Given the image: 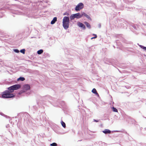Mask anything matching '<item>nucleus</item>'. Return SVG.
Listing matches in <instances>:
<instances>
[{
    "label": "nucleus",
    "mask_w": 146,
    "mask_h": 146,
    "mask_svg": "<svg viewBox=\"0 0 146 146\" xmlns=\"http://www.w3.org/2000/svg\"><path fill=\"white\" fill-rule=\"evenodd\" d=\"M84 24L86 25L87 27L89 29H90L91 28L90 25L87 22H84Z\"/></svg>",
    "instance_id": "9b49d317"
},
{
    "label": "nucleus",
    "mask_w": 146,
    "mask_h": 146,
    "mask_svg": "<svg viewBox=\"0 0 146 146\" xmlns=\"http://www.w3.org/2000/svg\"><path fill=\"white\" fill-rule=\"evenodd\" d=\"M93 35L95 36V37H93V38H97V36L96 35L94 34Z\"/></svg>",
    "instance_id": "aec40b11"
},
{
    "label": "nucleus",
    "mask_w": 146,
    "mask_h": 146,
    "mask_svg": "<svg viewBox=\"0 0 146 146\" xmlns=\"http://www.w3.org/2000/svg\"><path fill=\"white\" fill-rule=\"evenodd\" d=\"M139 46L142 48L144 50L146 51V47L144 46L141 45H139Z\"/></svg>",
    "instance_id": "4468645a"
},
{
    "label": "nucleus",
    "mask_w": 146,
    "mask_h": 146,
    "mask_svg": "<svg viewBox=\"0 0 146 146\" xmlns=\"http://www.w3.org/2000/svg\"><path fill=\"white\" fill-rule=\"evenodd\" d=\"M69 18L68 17H64L62 21L63 26L65 29H67L68 28L69 26Z\"/></svg>",
    "instance_id": "f03ea898"
},
{
    "label": "nucleus",
    "mask_w": 146,
    "mask_h": 146,
    "mask_svg": "<svg viewBox=\"0 0 146 146\" xmlns=\"http://www.w3.org/2000/svg\"><path fill=\"white\" fill-rule=\"evenodd\" d=\"M112 108L113 111L115 112H117V110L116 108H115L114 107H113Z\"/></svg>",
    "instance_id": "dca6fc26"
},
{
    "label": "nucleus",
    "mask_w": 146,
    "mask_h": 146,
    "mask_svg": "<svg viewBox=\"0 0 146 146\" xmlns=\"http://www.w3.org/2000/svg\"><path fill=\"white\" fill-rule=\"evenodd\" d=\"M99 26L100 27V26H100V25H99Z\"/></svg>",
    "instance_id": "393cba45"
},
{
    "label": "nucleus",
    "mask_w": 146,
    "mask_h": 146,
    "mask_svg": "<svg viewBox=\"0 0 146 146\" xmlns=\"http://www.w3.org/2000/svg\"><path fill=\"white\" fill-rule=\"evenodd\" d=\"M92 92L96 94V95H98V96H99V94H98V93L97 92L95 88H94L92 89Z\"/></svg>",
    "instance_id": "9d476101"
},
{
    "label": "nucleus",
    "mask_w": 146,
    "mask_h": 146,
    "mask_svg": "<svg viewBox=\"0 0 146 146\" xmlns=\"http://www.w3.org/2000/svg\"><path fill=\"white\" fill-rule=\"evenodd\" d=\"M105 134L110 133L111 131L108 129H105L102 131Z\"/></svg>",
    "instance_id": "6e6552de"
},
{
    "label": "nucleus",
    "mask_w": 146,
    "mask_h": 146,
    "mask_svg": "<svg viewBox=\"0 0 146 146\" xmlns=\"http://www.w3.org/2000/svg\"><path fill=\"white\" fill-rule=\"evenodd\" d=\"M43 52V51L42 50H39L37 51V53L39 54H42Z\"/></svg>",
    "instance_id": "2eb2a0df"
},
{
    "label": "nucleus",
    "mask_w": 146,
    "mask_h": 146,
    "mask_svg": "<svg viewBox=\"0 0 146 146\" xmlns=\"http://www.w3.org/2000/svg\"><path fill=\"white\" fill-rule=\"evenodd\" d=\"M20 88L21 86L19 84L15 85L8 88V89L10 92L5 91L4 92L3 94L2 95V97L3 98H9L14 97V95L10 92H12L14 90H18Z\"/></svg>",
    "instance_id": "f257e3e1"
},
{
    "label": "nucleus",
    "mask_w": 146,
    "mask_h": 146,
    "mask_svg": "<svg viewBox=\"0 0 146 146\" xmlns=\"http://www.w3.org/2000/svg\"><path fill=\"white\" fill-rule=\"evenodd\" d=\"M94 121L95 122H98V121H97L96 120H95V119H94Z\"/></svg>",
    "instance_id": "4be33fe9"
},
{
    "label": "nucleus",
    "mask_w": 146,
    "mask_h": 146,
    "mask_svg": "<svg viewBox=\"0 0 146 146\" xmlns=\"http://www.w3.org/2000/svg\"><path fill=\"white\" fill-rule=\"evenodd\" d=\"M25 80V79L23 77H20L17 79V80L18 81L21 80L22 81H23Z\"/></svg>",
    "instance_id": "f8f14e48"
},
{
    "label": "nucleus",
    "mask_w": 146,
    "mask_h": 146,
    "mask_svg": "<svg viewBox=\"0 0 146 146\" xmlns=\"http://www.w3.org/2000/svg\"><path fill=\"white\" fill-rule=\"evenodd\" d=\"M77 25L80 27L81 28L84 30L86 29V27L82 23L80 22H78L77 23Z\"/></svg>",
    "instance_id": "423d86ee"
},
{
    "label": "nucleus",
    "mask_w": 146,
    "mask_h": 146,
    "mask_svg": "<svg viewBox=\"0 0 146 146\" xmlns=\"http://www.w3.org/2000/svg\"><path fill=\"white\" fill-rule=\"evenodd\" d=\"M82 17V15L79 13L72 14L70 17L71 20H73L75 18L79 19Z\"/></svg>",
    "instance_id": "7ed1b4c3"
},
{
    "label": "nucleus",
    "mask_w": 146,
    "mask_h": 146,
    "mask_svg": "<svg viewBox=\"0 0 146 146\" xmlns=\"http://www.w3.org/2000/svg\"><path fill=\"white\" fill-rule=\"evenodd\" d=\"M50 146H57V144L55 143H53L50 145Z\"/></svg>",
    "instance_id": "f3484780"
},
{
    "label": "nucleus",
    "mask_w": 146,
    "mask_h": 146,
    "mask_svg": "<svg viewBox=\"0 0 146 146\" xmlns=\"http://www.w3.org/2000/svg\"><path fill=\"white\" fill-rule=\"evenodd\" d=\"M14 51L16 53H19V50L17 49H14Z\"/></svg>",
    "instance_id": "6ab92c4d"
},
{
    "label": "nucleus",
    "mask_w": 146,
    "mask_h": 146,
    "mask_svg": "<svg viewBox=\"0 0 146 146\" xmlns=\"http://www.w3.org/2000/svg\"><path fill=\"white\" fill-rule=\"evenodd\" d=\"M66 15V14H64V15Z\"/></svg>",
    "instance_id": "b1692460"
},
{
    "label": "nucleus",
    "mask_w": 146,
    "mask_h": 146,
    "mask_svg": "<svg viewBox=\"0 0 146 146\" xmlns=\"http://www.w3.org/2000/svg\"><path fill=\"white\" fill-rule=\"evenodd\" d=\"M83 7V4L82 3H80L76 6L75 10L76 11H79L80 10L82 9Z\"/></svg>",
    "instance_id": "20e7f679"
},
{
    "label": "nucleus",
    "mask_w": 146,
    "mask_h": 146,
    "mask_svg": "<svg viewBox=\"0 0 146 146\" xmlns=\"http://www.w3.org/2000/svg\"><path fill=\"white\" fill-rule=\"evenodd\" d=\"M99 26L100 27V26H100V25H99Z\"/></svg>",
    "instance_id": "a878e982"
},
{
    "label": "nucleus",
    "mask_w": 146,
    "mask_h": 146,
    "mask_svg": "<svg viewBox=\"0 0 146 146\" xmlns=\"http://www.w3.org/2000/svg\"><path fill=\"white\" fill-rule=\"evenodd\" d=\"M30 87L28 84H26L23 85V92H25L27 90L30 89Z\"/></svg>",
    "instance_id": "39448f33"
},
{
    "label": "nucleus",
    "mask_w": 146,
    "mask_h": 146,
    "mask_svg": "<svg viewBox=\"0 0 146 146\" xmlns=\"http://www.w3.org/2000/svg\"><path fill=\"white\" fill-rule=\"evenodd\" d=\"M81 14L82 15V17L83 16H84L86 17L87 18H88L89 19H90V20H91V19L90 17L88 15H87V14H86L85 13H84V12H82V13Z\"/></svg>",
    "instance_id": "0eeeda50"
},
{
    "label": "nucleus",
    "mask_w": 146,
    "mask_h": 146,
    "mask_svg": "<svg viewBox=\"0 0 146 146\" xmlns=\"http://www.w3.org/2000/svg\"><path fill=\"white\" fill-rule=\"evenodd\" d=\"M61 124L62 126L64 127L65 128L66 127V124L65 123L63 122L62 121L61 122Z\"/></svg>",
    "instance_id": "ddd939ff"
},
{
    "label": "nucleus",
    "mask_w": 146,
    "mask_h": 146,
    "mask_svg": "<svg viewBox=\"0 0 146 146\" xmlns=\"http://www.w3.org/2000/svg\"><path fill=\"white\" fill-rule=\"evenodd\" d=\"M22 93V91H21L19 93V94H21Z\"/></svg>",
    "instance_id": "412c9836"
},
{
    "label": "nucleus",
    "mask_w": 146,
    "mask_h": 146,
    "mask_svg": "<svg viewBox=\"0 0 146 146\" xmlns=\"http://www.w3.org/2000/svg\"><path fill=\"white\" fill-rule=\"evenodd\" d=\"M93 38H93V37H92V38H91V39H93Z\"/></svg>",
    "instance_id": "5701e85b"
},
{
    "label": "nucleus",
    "mask_w": 146,
    "mask_h": 146,
    "mask_svg": "<svg viewBox=\"0 0 146 146\" xmlns=\"http://www.w3.org/2000/svg\"><path fill=\"white\" fill-rule=\"evenodd\" d=\"M25 49H23L20 50V52L23 54H24L25 53Z\"/></svg>",
    "instance_id": "a211bd4d"
},
{
    "label": "nucleus",
    "mask_w": 146,
    "mask_h": 146,
    "mask_svg": "<svg viewBox=\"0 0 146 146\" xmlns=\"http://www.w3.org/2000/svg\"><path fill=\"white\" fill-rule=\"evenodd\" d=\"M57 21V18L56 17H54L53 19V20L51 21V24H53L55 22Z\"/></svg>",
    "instance_id": "1a4fd4ad"
}]
</instances>
